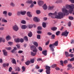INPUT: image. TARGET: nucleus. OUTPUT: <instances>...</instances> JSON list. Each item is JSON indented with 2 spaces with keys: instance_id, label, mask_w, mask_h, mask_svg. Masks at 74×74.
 <instances>
[{
  "instance_id": "59",
  "label": "nucleus",
  "mask_w": 74,
  "mask_h": 74,
  "mask_svg": "<svg viewBox=\"0 0 74 74\" xmlns=\"http://www.w3.org/2000/svg\"><path fill=\"white\" fill-rule=\"evenodd\" d=\"M43 71V69H40L38 70V72H40V73H42Z\"/></svg>"
},
{
  "instance_id": "39",
  "label": "nucleus",
  "mask_w": 74,
  "mask_h": 74,
  "mask_svg": "<svg viewBox=\"0 0 74 74\" xmlns=\"http://www.w3.org/2000/svg\"><path fill=\"white\" fill-rule=\"evenodd\" d=\"M56 34L57 36H59V34H60V31H58L56 33Z\"/></svg>"
},
{
  "instance_id": "16",
  "label": "nucleus",
  "mask_w": 74,
  "mask_h": 74,
  "mask_svg": "<svg viewBox=\"0 0 74 74\" xmlns=\"http://www.w3.org/2000/svg\"><path fill=\"white\" fill-rule=\"evenodd\" d=\"M17 50V48H16V47H14V49H13V50L12 51H11V52H12V53H13L15 51H16Z\"/></svg>"
},
{
  "instance_id": "31",
  "label": "nucleus",
  "mask_w": 74,
  "mask_h": 74,
  "mask_svg": "<svg viewBox=\"0 0 74 74\" xmlns=\"http://www.w3.org/2000/svg\"><path fill=\"white\" fill-rule=\"evenodd\" d=\"M21 23L23 24H26V22L25 20H22L21 21Z\"/></svg>"
},
{
  "instance_id": "18",
  "label": "nucleus",
  "mask_w": 74,
  "mask_h": 74,
  "mask_svg": "<svg viewBox=\"0 0 74 74\" xmlns=\"http://www.w3.org/2000/svg\"><path fill=\"white\" fill-rule=\"evenodd\" d=\"M26 11H21V14L22 15H24L25 14H26Z\"/></svg>"
},
{
  "instance_id": "53",
  "label": "nucleus",
  "mask_w": 74,
  "mask_h": 74,
  "mask_svg": "<svg viewBox=\"0 0 74 74\" xmlns=\"http://www.w3.org/2000/svg\"><path fill=\"white\" fill-rule=\"evenodd\" d=\"M47 34L49 36H51V35H52V33L50 32H47Z\"/></svg>"
},
{
  "instance_id": "28",
  "label": "nucleus",
  "mask_w": 74,
  "mask_h": 74,
  "mask_svg": "<svg viewBox=\"0 0 74 74\" xmlns=\"http://www.w3.org/2000/svg\"><path fill=\"white\" fill-rule=\"evenodd\" d=\"M30 63V61H27L25 62V64L28 65H29Z\"/></svg>"
},
{
  "instance_id": "64",
  "label": "nucleus",
  "mask_w": 74,
  "mask_h": 74,
  "mask_svg": "<svg viewBox=\"0 0 74 74\" xmlns=\"http://www.w3.org/2000/svg\"><path fill=\"white\" fill-rule=\"evenodd\" d=\"M22 52H23V51L21 50H19L18 52L19 53H22Z\"/></svg>"
},
{
  "instance_id": "42",
  "label": "nucleus",
  "mask_w": 74,
  "mask_h": 74,
  "mask_svg": "<svg viewBox=\"0 0 74 74\" xmlns=\"http://www.w3.org/2000/svg\"><path fill=\"white\" fill-rule=\"evenodd\" d=\"M12 14L11 12H9L8 13V16H11L12 15Z\"/></svg>"
},
{
  "instance_id": "52",
  "label": "nucleus",
  "mask_w": 74,
  "mask_h": 74,
  "mask_svg": "<svg viewBox=\"0 0 74 74\" xmlns=\"http://www.w3.org/2000/svg\"><path fill=\"white\" fill-rule=\"evenodd\" d=\"M12 69V67H10L9 69V71H10V72H11V71Z\"/></svg>"
},
{
  "instance_id": "36",
  "label": "nucleus",
  "mask_w": 74,
  "mask_h": 74,
  "mask_svg": "<svg viewBox=\"0 0 74 74\" xmlns=\"http://www.w3.org/2000/svg\"><path fill=\"white\" fill-rule=\"evenodd\" d=\"M12 63L13 64H15L16 63V61L15 59L12 60Z\"/></svg>"
},
{
  "instance_id": "48",
  "label": "nucleus",
  "mask_w": 74,
  "mask_h": 74,
  "mask_svg": "<svg viewBox=\"0 0 74 74\" xmlns=\"http://www.w3.org/2000/svg\"><path fill=\"white\" fill-rule=\"evenodd\" d=\"M8 43L10 45H12L13 44V43L11 42H9Z\"/></svg>"
},
{
  "instance_id": "37",
  "label": "nucleus",
  "mask_w": 74,
  "mask_h": 74,
  "mask_svg": "<svg viewBox=\"0 0 74 74\" xmlns=\"http://www.w3.org/2000/svg\"><path fill=\"white\" fill-rule=\"evenodd\" d=\"M69 19H70V20H73L74 18L73 16H70L69 17Z\"/></svg>"
},
{
  "instance_id": "8",
  "label": "nucleus",
  "mask_w": 74,
  "mask_h": 74,
  "mask_svg": "<svg viewBox=\"0 0 74 74\" xmlns=\"http://www.w3.org/2000/svg\"><path fill=\"white\" fill-rule=\"evenodd\" d=\"M42 7L44 10H46L48 8V6H47V5H46V4H45L42 6Z\"/></svg>"
},
{
  "instance_id": "49",
  "label": "nucleus",
  "mask_w": 74,
  "mask_h": 74,
  "mask_svg": "<svg viewBox=\"0 0 74 74\" xmlns=\"http://www.w3.org/2000/svg\"><path fill=\"white\" fill-rule=\"evenodd\" d=\"M73 56H74V55L73 54H70L69 55V57H71V58H73Z\"/></svg>"
},
{
  "instance_id": "25",
  "label": "nucleus",
  "mask_w": 74,
  "mask_h": 74,
  "mask_svg": "<svg viewBox=\"0 0 74 74\" xmlns=\"http://www.w3.org/2000/svg\"><path fill=\"white\" fill-rule=\"evenodd\" d=\"M48 9L49 10H53V6H49L48 8Z\"/></svg>"
},
{
  "instance_id": "55",
  "label": "nucleus",
  "mask_w": 74,
  "mask_h": 74,
  "mask_svg": "<svg viewBox=\"0 0 74 74\" xmlns=\"http://www.w3.org/2000/svg\"><path fill=\"white\" fill-rule=\"evenodd\" d=\"M20 41L21 42H23V39L22 38H21L20 39Z\"/></svg>"
},
{
  "instance_id": "24",
  "label": "nucleus",
  "mask_w": 74,
  "mask_h": 74,
  "mask_svg": "<svg viewBox=\"0 0 74 74\" xmlns=\"http://www.w3.org/2000/svg\"><path fill=\"white\" fill-rule=\"evenodd\" d=\"M65 54L67 58H68V57H69V53L67 51H65Z\"/></svg>"
},
{
  "instance_id": "51",
  "label": "nucleus",
  "mask_w": 74,
  "mask_h": 74,
  "mask_svg": "<svg viewBox=\"0 0 74 74\" xmlns=\"http://www.w3.org/2000/svg\"><path fill=\"white\" fill-rule=\"evenodd\" d=\"M60 3V1L59 0H57L56 1L55 3L56 4H58Z\"/></svg>"
},
{
  "instance_id": "14",
  "label": "nucleus",
  "mask_w": 74,
  "mask_h": 74,
  "mask_svg": "<svg viewBox=\"0 0 74 74\" xmlns=\"http://www.w3.org/2000/svg\"><path fill=\"white\" fill-rule=\"evenodd\" d=\"M3 54L4 56H7V52L6 51V50H3Z\"/></svg>"
},
{
  "instance_id": "27",
  "label": "nucleus",
  "mask_w": 74,
  "mask_h": 74,
  "mask_svg": "<svg viewBox=\"0 0 74 74\" xmlns=\"http://www.w3.org/2000/svg\"><path fill=\"white\" fill-rule=\"evenodd\" d=\"M31 55L32 56H36V53H34L33 52H31Z\"/></svg>"
},
{
  "instance_id": "40",
  "label": "nucleus",
  "mask_w": 74,
  "mask_h": 74,
  "mask_svg": "<svg viewBox=\"0 0 74 74\" xmlns=\"http://www.w3.org/2000/svg\"><path fill=\"white\" fill-rule=\"evenodd\" d=\"M37 37L38 39H40V38H41V36L40 35H37Z\"/></svg>"
},
{
  "instance_id": "60",
  "label": "nucleus",
  "mask_w": 74,
  "mask_h": 74,
  "mask_svg": "<svg viewBox=\"0 0 74 74\" xmlns=\"http://www.w3.org/2000/svg\"><path fill=\"white\" fill-rule=\"evenodd\" d=\"M68 67H70V68H71V67H72V65H71V64H69L68 66Z\"/></svg>"
},
{
  "instance_id": "56",
  "label": "nucleus",
  "mask_w": 74,
  "mask_h": 74,
  "mask_svg": "<svg viewBox=\"0 0 74 74\" xmlns=\"http://www.w3.org/2000/svg\"><path fill=\"white\" fill-rule=\"evenodd\" d=\"M38 49L39 51H42V48H41V47H39Z\"/></svg>"
},
{
  "instance_id": "63",
  "label": "nucleus",
  "mask_w": 74,
  "mask_h": 74,
  "mask_svg": "<svg viewBox=\"0 0 74 74\" xmlns=\"http://www.w3.org/2000/svg\"><path fill=\"white\" fill-rule=\"evenodd\" d=\"M64 64H67V60H65L64 61Z\"/></svg>"
},
{
  "instance_id": "44",
  "label": "nucleus",
  "mask_w": 74,
  "mask_h": 74,
  "mask_svg": "<svg viewBox=\"0 0 74 74\" xmlns=\"http://www.w3.org/2000/svg\"><path fill=\"white\" fill-rule=\"evenodd\" d=\"M60 63H61V65L62 66H64V65H63V61L62 60H61L60 61Z\"/></svg>"
},
{
  "instance_id": "45",
  "label": "nucleus",
  "mask_w": 74,
  "mask_h": 74,
  "mask_svg": "<svg viewBox=\"0 0 74 74\" xmlns=\"http://www.w3.org/2000/svg\"><path fill=\"white\" fill-rule=\"evenodd\" d=\"M30 61H31V62L32 63H34V59H31Z\"/></svg>"
},
{
  "instance_id": "30",
  "label": "nucleus",
  "mask_w": 74,
  "mask_h": 74,
  "mask_svg": "<svg viewBox=\"0 0 74 74\" xmlns=\"http://www.w3.org/2000/svg\"><path fill=\"white\" fill-rule=\"evenodd\" d=\"M2 22H5V23H7V21L5 20L4 18H3L2 20Z\"/></svg>"
},
{
  "instance_id": "17",
  "label": "nucleus",
  "mask_w": 74,
  "mask_h": 74,
  "mask_svg": "<svg viewBox=\"0 0 74 74\" xmlns=\"http://www.w3.org/2000/svg\"><path fill=\"white\" fill-rule=\"evenodd\" d=\"M47 51H42V53L45 55V56H46L47 55Z\"/></svg>"
},
{
  "instance_id": "57",
  "label": "nucleus",
  "mask_w": 74,
  "mask_h": 74,
  "mask_svg": "<svg viewBox=\"0 0 74 74\" xmlns=\"http://www.w3.org/2000/svg\"><path fill=\"white\" fill-rule=\"evenodd\" d=\"M23 58L21 60L22 62H23V61H24V56H21Z\"/></svg>"
},
{
  "instance_id": "22",
  "label": "nucleus",
  "mask_w": 74,
  "mask_h": 74,
  "mask_svg": "<svg viewBox=\"0 0 74 74\" xmlns=\"http://www.w3.org/2000/svg\"><path fill=\"white\" fill-rule=\"evenodd\" d=\"M42 26L43 27L45 28L46 27V23L43 22L42 23Z\"/></svg>"
},
{
  "instance_id": "34",
  "label": "nucleus",
  "mask_w": 74,
  "mask_h": 74,
  "mask_svg": "<svg viewBox=\"0 0 74 74\" xmlns=\"http://www.w3.org/2000/svg\"><path fill=\"white\" fill-rule=\"evenodd\" d=\"M22 69L23 70V71H22V72H23V71H25V66H23L22 67Z\"/></svg>"
},
{
  "instance_id": "19",
  "label": "nucleus",
  "mask_w": 74,
  "mask_h": 74,
  "mask_svg": "<svg viewBox=\"0 0 74 74\" xmlns=\"http://www.w3.org/2000/svg\"><path fill=\"white\" fill-rule=\"evenodd\" d=\"M14 41L16 42H20V39L19 38L15 39Z\"/></svg>"
},
{
  "instance_id": "54",
  "label": "nucleus",
  "mask_w": 74,
  "mask_h": 74,
  "mask_svg": "<svg viewBox=\"0 0 74 74\" xmlns=\"http://www.w3.org/2000/svg\"><path fill=\"white\" fill-rule=\"evenodd\" d=\"M3 38L0 37V43L3 41Z\"/></svg>"
},
{
  "instance_id": "5",
  "label": "nucleus",
  "mask_w": 74,
  "mask_h": 74,
  "mask_svg": "<svg viewBox=\"0 0 74 74\" xmlns=\"http://www.w3.org/2000/svg\"><path fill=\"white\" fill-rule=\"evenodd\" d=\"M69 32H67V30H66L64 32H62L61 34L62 36H65V37H67V35L69 34Z\"/></svg>"
},
{
  "instance_id": "33",
  "label": "nucleus",
  "mask_w": 74,
  "mask_h": 74,
  "mask_svg": "<svg viewBox=\"0 0 74 74\" xmlns=\"http://www.w3.org/2000/svg\"><path fill=\"white\" fill-rule=\"evenodd\" d=\"M33 52H34L36 53V52H37V49L36 48H35V49H34L33 50Z\"/></svg>"
},
{
  "instance_id": "26",
  "label": "nucleus",
  "mask_w": 74,
  "mask_h": 74,
  "mask_svg": "<svg viewBox=\"0 0 74 74\" xmlns=\"http://www.w3.org/2000/svg\"><path fill=\"white\" fill-rule=\"evenodd\" d=\"M32 35L33 34H32V33L31 32H30V33H28V36L29 37H31L32 36Z\"/></svg>"
},
{
  "instance_id": "4",
  "label": "nucleus",
  "mask_w": 74,
  "mask_h": 74,
  "mask_svg": "<svg viewBox=\"0 0 74 74\" xmlns=\"http://www.w3.org/2000/svg\"><path fill=\"white\" fill-rule=\"evenodd\" d=\"M50 68L51 67H50V66H46V69L47 70L46 71V74H51V72L50 71V70H51Z\"/></svg>"
},
{
  "instance_id": "32",
  "label": "nucleus",
  "mask_w": 74,
  "mask_h": 74,
  "mask_svg": "<svg viewBox=\"0 0 74 74\" xmlns=\"http://www.w3.org/2000/svg\"><path fill=\"white\" fill-rule=\"evenodd\" d=\"M24 39L26 41H28V38H27V36H25L24 38Z\"/></svg>"
},
{
  "instance_id": "2",
  "label": "nucleus",
  "mask_w": 74,
  "mask_h": 74,
  "mask_svg": "<svg viewBox=\"0 0 74 74\" xmlns=\"http://www.w3.org/2000/svg\"><path fill=\"white\" fill-rule=\"evenodd\" d=\"M66 8L67 7H69L70 8L68 12L70 13V14H72L73 10L74 9V4H71V5H67L66 6Z\"/></svg>"
},
{
  "instance_id": "43",
  "label": "nucleus",
  "mask_w": 74,
  "mask_h": 74,
  "mask_svg": "<svg viewBox=\"0 0 74 74\" xmlns=\"http://www.w3.org/2000/svg\"><path fill=\"white\" fill-rule=\"evenodd\" d=\"M36 13L37 14H40V10H36Z\"/></svg>"
},
{
  "instance_id": "35",
  "label": "nucleus",
  "mask_w": 74,
  "mask_h": 74,
  "mask_svg": "<svg viewBox=\"0 0 74 74\" xmlns=\"http://www.w3.org/2000/svg\"><path fill=\"white\" fill-rule=\"evenodd\" d=\"M34 44L35 45L36 47H38V43L36 42H34Z\"/></svg>"
},
{
  "instance_id": "6",
  "label": "nucleus",
  "mask_w": 74,
  "mask_h": 74,
  "mask_svg": "<svg viewBox=\"0 0 74 74\" xmlns=\"http://www.w3.org/2000/svg\"><path fill=\"white\" fill-rule=\"evenodd\" d=\"M38 4L40 6H41L44 4V2L42 0H39L38 1Z\"/></svg>"
},
{
  "instance_id": "1",
  "label": "nucleus",
  "mask_w": 74,
  "mask_h": 74,
  "mask_svg": "<svg viewBox=\"0 0 74 74\" xmlns=\"http://www.w3.org/2000/svg\"><path fill=\"white\" fill-rule=\"evenodd\" d=\"M62 12H60L58 14V15H57L58 13L56 12H55L54 13H50L49 14V16H51L52 18H54V17L52 16H55L56 18L57 19H62L63 17V16L65 15H68L69 14V13L68 12V11L65 8H62Z\"/></svg>"
},
{
  "instance_id": "12",
  "label": "nucleus",
  "mask_w": 74,
  "mask_h": 74,
  "mask_svg": "<svg viewBox=\"0 0 74 74\" xmlns=\"http://www.w3.org/2000/svg\"><path fill=\"white\" fill-rule=\"evenodd\" d=\"M3 14L4 15V16L6 17L7 16V11H3Z\"/></svg>"
},
{
  "instance_id": "38",
  "label": "nucleus",
  "mask_w": 74,
  "mask_h": 74,
  "mask_svg": "<svg viewBox=\"0 0 74 74\" xmlns=\"http://www.w3.org/2000/svg\"><path fill=\"white\" fill-rule=\"evenodd\" d=\"M21 70V69L19 68V67H17L16 68V71H19Z\"/></svg>"
},
{
  "instance_id": "11",
  "label": "nucleus",
  "mask_w": 74,
  "mask_h": 74,
  "mask_svg": "<svg viewBox=\"0 0 74 74\" xmlns=\"http://www.w3.org/2000/svg\"><path fill=\"white\" fill-rule=\"evenodd\" d=\"M5 38L7 40H11V37L9 35H8Z\"/></svg>"
},
{
  "instance_id": "29",
  "label": "nucleus",
  "mask_w": 74,
  "mask_h": 74,
  "mask_svg": "<svg viewBox=\"0 0 74 74\" xmlns=\"http://www.w3.org/2000/svg\"><path fill=\"white\" fill-rule=\"evenodd\" d=\"M36 48V47H35L34 46H32L31 47V50H33V49H34L35 48Z\"/></svg>"
},
{
  "instance_id": "21",
  "label": "nucleus",
  "mask_w": 74,
  "mask_h": 74,
  "mask_svg": "<svg viewBox=\"0 0 74 74\" xmlns=\"http://www.w3.org/2000/svg\"><path fill=\"white\" fill-rule=\"evenodd\" d=\"M51 30L53 31H55V30H57V27H52L51 28Z\"/></svg>"
},
{
  "instance_id": "9",
  "label": "nucleus",
  "mask_w": 74,
  "mask_h": 74,
  "mask_svg": "<svg viewBox=\"0 0 74 74\" xmlns=\"http://www.w3.org/2000/svg\"><path fill=\"white\" fill-rule=\"evenodd\" d=\"M34 21L35 22H38L40 21V19L38 18L37 17H35L34 18Z\"/></svg>"
},
{
  "instance_id": "41",
  "label": "nucleus",
  "mask_w": 74,
  "mask_h": 74,
  "mask_svg": "<svg viewBox=\"0 0 74 74\" xmlns=\"http://www.w3.org/2000/svg\"><path fill=\"white\" fill-rule=\"evenodd\" d=\"M33 27V25L32 24H31L30 25H29V29H31V28H32Z\"/></svg>"
},
{
  "instance_id": "20",
  "label": "nucleus",
  "mask_w": 74,
  "mask_h": 74,
  "mask_svg": "<svg viewBox=\"0 0 74 74\" xmlns=\"http://www.w3.org/2000/svg\"><path fill=\"white\" fill-rule=\"evenodd\" d=\"M3 67H6V66H7L8 67V66H9V64L4 63L3 64Z\"/></svg>"
},
{
  "instance_id": "13",
  "label": "nucleus",
  "mask_w": 74,
  "mask_h": 74,
  "mask_svg": "<svg viewBox=\"0 0 74 74\" xmlns=\"http://www.w3.org/2000/svg\"><path fill=\"white\" fill-rule=\"evenodd\" d=\"M27 14L28 16L30 17H32V15L30 14V12H27Z\"/></svg>"
},
{
  "instance_id": "3",
  "label": "nucleus",
  "mask_w": 74,
  "mask_h": 74,
  "mask_svg": "<svg viewBox=\"0 0 74 74\" xmlns=\"http://www.w3.org/2000/svg\"><path fill=\"white\" fill-rule=\"evenodd\" d=\"M58 45V42L57 41L55 42L54 43L50 45H49V47H50V48L51 49L52 52H54L55 50H54V49L53 48H55V46H57Z\"/></svg>"
},
{
  "instance_id": "61",
  "label": "nucleus",
  "mask_w": 74,
  "mask_h": 74,
  "mask_svg": "<svg viewBox=\"0 0 74 74\" xmlns=\"http://www.w3.org/2000/svg\"><path fill=\"white\" fill-rule=\"evenodd\" d=\"M17 48H20V45L19 44H18L17 45H16Z\"/></svg>"
},
{
  "instance_id": "7",
  "label": "nucleus",
  "mask_w": 74,
  "mask_h": 74,
  "mask_svg": "<svg viewBox=\"0 0 74 74\" xmlns=\"http://www.w3.org/2000/svg\"><path fill=\"white\" fill-rule=\"evenodd\" d=\"M13 29L15 31H18L19 29L18 26L17 25H15L13 27Z\"/></svg>"
},
{
  "instance_id": "47",
  "label": "nucleus",
  "mask_w": 74,
  "mask_h": 74,
  "mask_svg": "<svg viewBox=\"0 0 74 74\" xmlns=\"http://www.w3.org/2000/svg\"><path fill=\"white\" fill-rule=\"evenodd\" d=\"M6 49H7V50H9L10 51L11 50V49L12 48L11 47H9L6 48Z\"/></svg>"
},
{
  "instance_id": "58",
  "label": "nucleus",
  "mask_w": 74,
  "mask_h": 74,
  "mask_svg": "<svg viewBox=\"0 0 74 74\" xmlns=\"http://www.w3.org/2000/svg\"><path fill=\"white\" fill-rule=\"evenodd\" d=\"M38 30H41L42 29V27H38Z\"/></svg>"
},
{
  "instance_id": "10",
  "label": "nucleus",
  "mask_w": 74,
  "mask_h": 74,
  "mask_svg": "<svg viewBox=\"0 0 74 74\" xmlns=\"http://www.w3.org/2000/svg\"><path fill=\"white\" fill-rule=\"evenodd\" d=\"M26 3L28 4H33V1L32 0H27L26 1Z\"/></svg>"
},
{
  "instance_id": "23",
  "label": "nucleus",
  "mask_w": 74,
  "mask_h": 74,
  "mask_svg": "<svg viewBox=\"0 0 74 74\" xmlns=\"http://www.w3.org/2000/svg\"><path fill=\"white\" fill-rule=\"evenodd\" d=\"M27 28V26L25 25H23L21 26V28L22 29H25Z\"/></svg>"
},
{
  "instance_id": "15",
  "label": "nucleus",
  "mask_w": 74,
  "mask_h": 74,
  "mask_svg": "<svg viewBox=\"0 0 74 74\" xmlns=\"http://www.w3.org/2000/svg\"><path fill=\"white\" fill-rule=\"evenodd\" d=\"M10 5L12 7H15V5L14 3L12 2L10 3Z\"/></svg>"
},
{
  "instance_id": "62",
  "label": "nucleus",
  "mask_w": 74,
  "mask_h": 74,
  "mask_svg": "<svg viewBox=\"0 0 74 74\" xmlns=\"http://www.w3.org/2000/svg\"><path fill=\"white\" fill-rule=\"evenodd\" d=\"M71 3H74V0H69Z\"/></svg>"
},
{
  "instance_id": "46",
  "label": "nucleus",
  "mask_w": 74,
  "mask_h": 74,
  "mask_svg": "<svg viewBox=\"0 0 74 74\" xmlns=\"http://www.w3.org/2000/svg\"><path fill=\"white\" fill-rule=\"evenodd\" d=\"M51 67L52 68H55L56 67V64H54Z\"/></svg>"
},
{
  "instance_id": "50",
  "label": "nucleus",
  "mask_w": 74,
  "mask_h": 74,
  "mask_svg": "<svg viewBox=\"0 0 74 74\" xmlns=\"http://www.w3.org/2000/svg\"><path fill=\"white\" fill-rule=\"evenodd\" d=\"M55 36L54 35H52L51 36V38H52V39H54V38H55Z\"/></svg>"
}]
</instances>
